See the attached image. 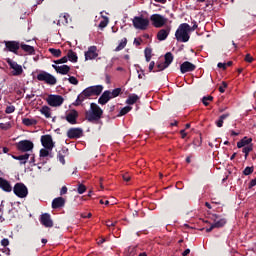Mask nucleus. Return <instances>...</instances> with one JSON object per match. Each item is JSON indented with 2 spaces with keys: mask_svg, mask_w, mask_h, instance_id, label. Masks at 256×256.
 Segmentation results:
<instances>
[{
  "mask_svg": "<svg viewBox=\"0 0 256 256\" xmlns=\"http://www.w3.org/2000/svg\"><path fill=\"white\" fill-rule=\"evenodd\" d=\"M49 53L54 57H61V49L49 48Z\"/></svg>",
  "mask_w": 256,
  "mask_h": 256,
  "instance_id": "nucleus-38",
  "label": "nucleus"
},
{
  "mask_svg": "<svg viewBox=\"0 0 256 256\" xmlns=\"http://www.w3.org/2000/svg\"><path fill=\"white\" fill-rule=\"evenodd\" d=\"M171 33V26H167L166 28L160 29L157 33L158 41H165L169 37Z\"/></svg>",
  "mask_w": 256,
  "mask_h": 256,
  "instance_id": "nucleus-15",
  "label": "nucleus"
},
{
  "mask_svg": "<svg viewBox=\"0 0 256 256\" xmlns=\"http://www.w3.org/2000/svg\"><path fill=\"white\" fill-rule=\"evenodd\" d=\"M225 89H227V83L222 82V86L219 87L220 93H225Z\"/></svg>",
  "mask_w": 256,
  "mask_h": 256,
  "instance_id": "nucleus-53",
  "label": "nucleus"
},
{
  "mask_svg": "<svg viewBox=\"0 0 256 256\" xmlns=\"http://www.w3.org/2000/svg\"><path fill=\"white\" fill-rule=\"evenodd\" d=\"M46 101L50 107H61L65 99L61 95L50 94Z\"/></svg>",
  "mask_w": 256,
  "mask_h": 256,
  "instance_id": "nucleus-8",
  "label": "nucleus"
},
{
  "mask_svg": "<svg viewBox=\"0 0 256 256\" xmlns=\"http://www.w3.org/2000/svg\"><path fill=\"white\" fill-rule=\"evenodd\" d=\"M60 207H65V199L63 197L55 198L52 201V209H60Z\"/></svg>",
  "mask_w": 256,
  "mask_h": 256,
  "instance_id": "nucleus-23",
  "label": "nucleus"
},
{
  "mask_svg": "<svg viewBox=\"0 0 256 256\" xmlns=\"http://www.w3.org/2000/svg\"><path fill=\"white\" fill-rule=\"evenodd\" d=\"M150 21L153 27L161 29V27H165V25H167V21H169V19L161 14H152L150 16Z\"/></svg>",
  "mask_w": 256,
  "mask_h": 256,
  "instance_id": "nucleus-6",
  "label": "nucleus"
},
{
  "mask_svg": "<svg viewBox=\"0 0 256 256\" xmlns=\"http://www.w3.org/2000/svg\"><path fill=\"white\" fill-rule=\"evenodd\" d=\"M189 253H191V250H190V249H186V250L182 253V255H183V256H188Z\"/></svg>",
  "mask_w": 256,
  "mask_h": 256,
  "instance_id": "nucleus-62",
  "label": "nucleus"
},
{
  "mask_svg": "<svg viewBox=\"0 0 256 256\" xmlns=\"http://www.w3.org/2000/svg\"><path fill=\"white\" fill-rule=\"evenodd\" d=\"M6 63H8L10 69H12V75H14V77H19V75L23 74V66L19 65L17 62L8 58Z\"/></svg>",
  "mask_w": 256,
  "mask_h": 256,
  "instance_id": "nucleus-9",
  "label": "nucleus"
},
{
  "mask_svg": "<svg viewBox=\"0 0 256 256\" xmlns=\"http://www.w3.org/2000/svg\"><path fill=\"white\" fill-rule=\"evenodd\" d=\"M68 139H79L83 137V129L81 128H70L67 131Z\"/></svg>",
  "mask_w": 256,
  "mask_h": 256,
  "instance_id": "nucleus-12",
  "label": "nucleus"
},
{
  "mask_svg": "<svg viewBox=\"0 0 256 256\" xmlns=\"http://www.w3.org/2000/svg\"><path fill=\"white\" fill-rule=\"evenodd\" d=\"M79 195H83V193H85V191H87V187H85V185L80 184L78 185V189H77Z\"/></svg>",
  "mask_w": 256,
  "mask_h": 256,
  "instance_id": "nucleus-44",
  "label": "nucleus"
},
{
  "mask_svg": "<svg viewBox=\"0 0 256 256\" xmlns=\"http://www.w3.org/2000/svg\"><path fill=\"white\" fill-rule=\"evenodd\" d=\"M227 223V220L225 218H216L214 220V227L216 229H219L220 227H224Z\"/></svg>",
  "mask_w": 256,
  "mask_h": 256,
  "instance_id": "nucleus-26",
  "label": "nucleus"
},
{
  "mask_svg": "<svg viewBox=\"0 0 256 256\" xmlns=\"http://www.w3.org/2000/svg\"><path fill=\"white\" fill-rule=\"evenodd\" d=\"M5 113L7 115H11V113H15V106L13 105L7 106L5 109Z\"/></svg>",
  "mask_w": 256,
  "mask_h": 256,
  "instance_id": "nucleus-42",
  "label": "nucleus"
},
{
  "mask_svg": "<svg viewBox=\"0 0 256 256\" xmlns=\"http://www.w3.org/2000/svg\"><path fill=\"white\" fill-rule=\"evenodd\" d=\"M209 101H213L212 96H206V97H203V99H202L203 105H205V107H207V105H209Z\"/></svg>",
  "mask_w": 256,
  "mask_h": 256,
  "instance_id": "nucleus-45",
  "label": "nucleus"
},
{
  "mask_svg": "<svg viewBox=\"0 0 256 256\" xmlns=\"http://www.w3.org/2000/svg\"><path fill=\"white\" fill-rule=\"evenodd\" d=\"M34 144L31 140H21L17 144L18 151H22V153H29L33 151Z\"/></svg>",
  "mask_w": 256,
  "mask_h": 256,
  "instance_id": "nucleus-10",
  "label": "nucleus"
},
{
  "mask_svg": "<svg viewBox=\"0 0 256 256\" xmlns=\"http://www.w3.org/2000/svg\"><path fill=\"white\" fill-rule=\"evenodd\" d=\"M166 65L167 64H165V62H162V63H159L157 65V68H158L159 71H163V70L167 69V67H169V66H166Z\"/></svg>",
  "mask_w": 256,
  "mask_h": 256,
  "instance_id": "nucleus-49",
  "label": "nucleus"
},
{
  "mask_svg": "<svg viewBox=\"0 0 256 256\" xmlns=\"http://www.w3.org/2000/svg\"><path fill=\"white\" fill-rule=\"evenodd\" d=\"M21 49L25 51L26 53H29L30 55H33L35 53V48L33 46L27 45V44H22Z\"/></svg>",
  "mask_w": 256,
  "mask_h": 256,
  "instance_id": "nucleus-32",
  "label": "nucleus"
},
{
  "mask_svg": "<svg viewBox=\"0 0 256 256\" xmlns=\"http://www.w3.org/2000/svg\"><path fill=\"white\" fill-rule=\"evenodd\" d=\"M102 20L100 21L98 27L100 29H105V27H107V25H109V18L107 16H101Z\"/></svg>",
  "mask_w": 256,
  "mask_h": 256,
  "instance_id": "nucleus-34",
  "label": "nucleus"
},
{
  "mask_svg": "<svg viewBox=\"0 0 256 256\" xmlns=\"http://www.w3.org/2000/svg\"><path fill=\"white\" fill-rule=\"evenodd\" d=\"M155 68V62H150V64H149V71L151 72V71H153V69Z\"/></svg>",
  "mask_w": 256,
  "mask_h": 256,
  "instance_id": "nucleus-59",
  "label": "nucleus"
},
{
  "mask_svg": "<svg viewBox=\"0 0 256 256\" xmlns=\"http://www.w3.org/2000/svg\"><path fill=\"white\" fill-rule=\"evenodd\" d=\"M246 63H253V56L251 54H247L245 56Z\"/></svg>",
  "mask_w": 256,
  "mask_h": 256,
  "instance_id": "nucleus-52",
  "label": "nucleus"
},
{
  "mask_svg": "<svg viewBox=\"0 0 256 256\" xmlns=\"http://www.w3.org/2000/svg\"><path fill=\"white\" fill-rule=\"evenodd\" d=\"M182 139H185V137H187V132H185V130H181L180 131Z\"/></svg>",
  "mask_w": 256,
  "mask_h": 256,
  "instance_id": "nucleus-60",
  "label": "nucleus"
},
{
  "mask_svg": "<svg viewBox=\"0 0 256 256\" xmlns=\"http://www.w3.org/2000/svg\"><path fill=\"white\" fill-rule=\"evenodd\" d=\"M229 117V114H223L219 117V119L215 122L217 127H223V121Z\"/></svg>",
  "mask_w": 256,
  "mask_h": 256,
  "instance_id": "nucleus-35",
  "label": "nucleus"
},
{
  "mask_svg": "<svg viewBox=\"0 0 256 256\" xmlns=\"http://www.w3.org/2000/svg\"><path fill=\"white\" fill-rule=\"evenodd\" d=\"M40 223L44 226V227H48L51 228L53 227V220L51 219V215L48 213H44L41 215L40 217Z\"/></svg>",
  "mask_w": 256,
  "mask_h": 256,
  "instance_id": "nucleus-16",
  "label": "nucleus"
},
{
  "mask_svg": "<svg viewBox=\"0 0 256 256\" xmlns=\"http://www.w3.org/2000/svg\"><path fill=\"white\" fill-rule=\"evenodd\" d=\"M253 167H246L243 171L244 175H251V173H253Z\"/></svg>",
  "mask_w": 256,
  "mask_h": 256,
  "instance_id": "nucleus-48",
  "label": "nucleus"
},
{
  "mask_svg": "<svg viewBox=\"0 0 256 256\" xmlns=\"http://www.w3.org/2000/svg\"><path fill=\"white\" fill-rule=\"evenodd\" d=\"M171 63H173V54L171 52H168L165 54L164 64H166V67H169Z\"/></svg>",
  "mask_w": 256,
  "mask_h": 256,
  "instance_id": "nucleus-33",
  "label": "nucleus"
},
{
  "mask_svg": "<svg viewBox=\"0 0 256 256\" xmlns=\"http://www.w3.org/2000/svg\"><path fill=\"white\" fill-rule=\"evenodd\" d=\"M40 113L46 117V119H51V108L49 106H42Z\"/></svg>",
  "mask_w": 256,
  "mask_h": 256,
  "instance_id": "nucleus-27",
  "label": "nucleus"
},
{
  "mask_svg": "<svg viewBox=\"0 0 256 256\" xmlns=\"http://www.w3.org/2000/svg\"><path fill=\"white\" fill-rule=\"evenodd\" d=\"M67 193V186H63L60 190V195H66Z\"/></svg>",
  "mask_w": 256,
  "mask_h": 256,
  "instance_id": "nucleus-55",
  "label": "nucleus"
},
{
  "mask_svg": "<svg viewBox=\"0 0 256 256\" xmlns=\"http://www.w3.org/2000/svg\"><path fill=\"white\" fill-rule=\"evenodd\" d=\"M53 69H55L56 73H59L60 75H67L71 71V67L68 65H52Z\"/></svg>",
  "mask_w": 256,
  "mask_h": 256,
  "instance_id": "nucleus-19",
  "label": "nucleus"
},
{
  "mask_svg": "<svg viewBox=\"0 0 256 256\" xmlns=\"http://www.w3.org/2000/svg\"><path fill=\"white\" fill-rule=\"evenodd\" d=\"M38 81L46 83V85H57V78L46 71H40L36 76Z\"/></svg>",
  "mask_w": 256,
  "mask_h": 256,
  "instance_id": "nucleus-5",
  "label": "nucleus"
},
{
  "mask_svg": "<svg viewBox=\"0 0 256 256\" xmlns=\"http://www.w3.org/2000/svg\"><path fill=\"white\" fill-rule=\"evenodd\" d=\"M106 225L111 230V227H115V225H117V221L111 222V220H108V221H106Z\"/></svg>",
  "mask_w": 256,
  "mask_h": 256,
  "instance_id": "nucleus-50",
  "label": "nucleus"
},
{
  "mask_svg": "<svg viewBox=\"0 0 256 256\" xmlns=\"http://www.w3.org/2000/svg\"><path fill=\"white\" fill-rule=\"evenodd\" d=\"M195 65L189 61L183 62L180 66L181 73H189L195 71Z\"/></svg>",
  "mask_w": 256,
  "mask_h": 256,
  "instance_id": "nucleus-18",
  "label": "nucleus"
},
{
  "mask_svg": "<svg viewBox=\"0 0 256 256\" xmlns=\"http://www.w3.org/2000/svg\"><path fill=\"white\" fill-rule=\"evenodd\" d=\"M191 33V26L187 23H182L179 25L175 32V38L176 41L179 43H187L189 39H191V36L189 35Z\"/></svg>",
  "mask_w": 256,
  "mask_h": 256,
  "instance_id": "nucleus-2",
  "label": "nucleus"
},
{
  "mask_svg": "<svg viewBox=\"0 0 256 256\" xmlns=\"http://www.w3.org/2000/svg\"><path fill=\"white\" fill-rule=\"evenodd\" d=\"M111 94H109V90L103 92V94L98 99L99 105H107L109 101H111Z\"/></svg>",
  "mask_w": 256,
  "mask_h": 256,
  "instance_id": "nucleus-22",
  "label": "nucleus"
},
{
  "mask_svg": "<svg viewBox=\"0 0 256 256\" xmlns=\"http://www.w3.org/2000/svg\"><path fill=\"white\" fill-rule=\"evenodd\" d=\"M29 157H31L32 161H35V155L30 154V153H25L23 155L19 156H13V159H16V161H20L21 165H25L27 161H29Z\"/></svg>",
  "mask_w": 256,
  "mask_h": 256,
  "instance_id": "nucleus-17",
  "label": "nucleus"
},
{
  "mask_svg": "<svg viewBox=\"0 0 256 256\" xmlns=\"http://www.w3.org/2000/svg\"><path fill=\"white\" fill-rule=\"evenodd\" d=\"M58 159H59L60 163H62V165H65V156H63V154H61V152L58 153Z\"/></svg>",
  "mask_w": 256,
  "mask_h": 256,
  "instance_id": "nucleus-51",
  "label": "nucleus"
},
{
  "mask_svg": "<svg viewBox=\"0 0 256 256\" xmlns=\"http://www.w3.org/2000/svg\"><path fill=\"white\" fill-rule=\"evenodd\" d=\"M125 47H127V38H123L118 46L115 48V51L116 52H119V51H123V49H125Z\"/></svg>",
  "mask_w": 256,
  "mask_h": 256,
  "instance_id": "nucleus-30",
  "label": "nucleus"
},
{
  "mask_svg": "<svg viewBox=\"0 0 256 256\" xmlns=\"http://www.w3.org/2000/svg\"><path fill=\"white\" fill-rule=\"evenodd\" d=\"M79 117V112L77 110H70L66 113V121L70 125H77V118Z\"/></svg>",
  "mask_w": 256,
  "mask_h": 256,
  "instance_id": "nucleus-13",
  "label": "nucleus"
},
{
  "mask_svg": "<svg viewBox=\"0 0 256 256\" xmlns=\"http://www.w3.org/2000/svg\"><path fill=\"white\" fill-rule=\"evenodd\" d=\"M13 193L16 197H19V199H25L27 195H29V189L25 184L18 182L13 187Z\"/></svg>",
  "mask_w": 256,
  "mask_h": 256,
  "instance_id": "nucleus-7",
  "label": "nucleus"
},
{
  "mask_svg": "<svg viewBox=\"0 0 256 256\" xmlns=\"http://www.w3.org/2000/svg\"><path fill=\"white\" fill-rule=\"evenodd\" d=\"M197 22H194L193 26L190 27V31H195V29H197Z\"/></svg>",
  "mask_w": 256,
  "mask_h": 256,
  "instance_id": "nucleus-61",
  "label": "nucleus"
},
{
  "mask_svg": "<svg viewBox=\"0 0 256 256\" xmlns=\"http://www.w3.org/2000/svg\"><path fill=\"white\" fill-rule=\"evenodd\" d=\"M155 3H162L163 5H165V3H167V0H154Z\"/></svg>",
  "mask_w": 256,
  "mask_h": 256,
  "instance_id": "nucleus-63",
  "label": "nucleus"
},
{
  "mask_svg": "<svg viewBox=\"0 0 256 256\" xmlns=\"http://www.w3.org/2000/svg\"><path fill=\"white\" fill-rule=\"evenodd\" d=\"M141 99L137 94H130L126 100L127 105H135Z\"/></svg>",
  "mask_w": 256,
  "mask_h": 256,
  "instance_id": "nucleus-25",
  "label": "nucleus"
},
{
  "mask_svg": "<svg viewBox=\"0 0 256 256\" xmlns=\"http://www.w3.org/2000/svg\"><path fill=\"white\" fill-rule=\"evenodd\" d=\"M151 49L150 48H146L145 49V59L147 61V63H149V61H151Z\"/></svg>",
  "mask_w": 256,
  "mask_h": 256,
  "instance_id": "nucleus-40",
  "label": "nucleus"
},
{
  "mask_svg": "<svg viewBox=\"0 0 256 256\" xmlns=\"http://www.w3.org/2000/svg\"><path fill=\"white\" fill-rule=\"evenodd\" d=\"M97 57H99V54L97 53V46H90L88 48V51L85 52L86 61H91L93 59H97Z\"/></svg>",
  "mask_w": 256,
  "mask_h": 256,
  "instance_id": "nucleus-14",
  "label": "nucleus"
},
{
  "mask_svg": "<svg viewBox=\"0 0 256 256\" xmlns=\"http://www.w3.org/2000/svg\"><path fill=\"white\" fill-rule=\"evenodd\" d=\"M218 68L219 69H227V64L226 63H218Z\"/></svg>",
  "mask_w": 256,
  "mask_h": 256,
  "instance_id": "nucleus-58",
  "label": "nucleus"
},
{
  "mask_svg": "<svg viewBox=\"0 0 256 256\" xmlns=\"http://www.w3.org/2000/svg\"><path fill=\"white\" fill-rule=\"evenodd\" d=\"M41 143L45 149L49 151H53V147H55V142H53V137L51 135H43L41 136Z\"/></svg>",
  "mask_w": 256,
  "mask_h": 256,
  "instance_id": "nucleus-11",
  "label": "nucleus"
},
{
  "mask_svg": "<svg viewBox=\"0 0 256 256\" xmlns=\"http://www.w3.org/2000/svg\"><path fill=\"white\" fill-rule=\"evenodd\" d=\"M100 204L101 205H109V200H106V201L100 200Z\"/></svg>",
  "mask_w": 256,
  "mask_h": 256,
  "instance_id": "nucleus-64",
  "label": "nucleus"
},
{
  "mask_svg": "<svg viewBox=\"0 0 256 256\" xmlns=\"http://www.w3.org/2000/svg\"><path fill=\"white\" fill-rule=\"evenodd\" d=\"M217 229L215 224H212L209 228H206V233H211L212 230Z\"/></svg>",
  "mask_w": 256,
  "mask_h": 256,
  "instance_id": "nucleus-56",
  "label": "nucleus"
},
{
  "mask_svg": "<svg viewBox=\"0 0 256 256\" xmlns=\"http://www.w3.org/2000/svg\"><path fill=\"white\" fill-rule=\"evenodd\" d=\"M0 189H2V191H5L6 193H11V191H13L11 183L4 178H0Z\"/></svg>",
  "mask_w": 256,
  "mask_h": 256,
  "instance_id": "nucleus-21",
  "label": "nucleus"
},
{
  "mask_svg": "<svg viewBox=\"0 0 256 256\" xmlns=\"http://www.w3.org/2000/svg\"><path fill=\"white\" fill-rule=\"evenodd\" d=\"M251 151H253V144H248V146L243 148L242 152L245 154V159L249 157V153H251Z\"/></svg>",
  "mask_w": 256,
  "mask_h": 256,
  "instance_id": "nucleus-36",
  "label": "nucleus"
},
{
  "mask_svg": "<svg viewBox=\"0 0 256 256\" xmlns=\"http://www.w3.org/2000/svg\"><path fill=\"white\" fill-rule=\"evenodd\" d=\"M100 93H103V85L90 86L84 89L81 94L78 95L74 105H81L85 99H89V97H94L95 95L97 96Z\"/></svg>",
  "mask_w": 256,
  "mask_h": 256,
  "instance_id": "nucleus-1",
  "label": "nucleus"
},
{
  "mask_svg": "<svg viewBox=\"0 0 256 256\" xmlns=\"http://www.w3.org/2000/svg\"><path fill=\"white\" fill-rule=\"evenodd\" d=\"M132 107L131 106H125L120 110V115H127L129 111H131Z\"/></svg>",
  "mask_w": 256,
  "mask_h": 256,
  "instance_id": "nucleus-43",
  "label": "nucleus"
},
{
  "mask_svg": "<svg viewBox=\"0 0 256 256\" xmlns=\"http://www.w3.org/2000/svg\"><path fill=\"white\" fill-rule=\"evenodd\" d=\"M0 129H2L3 131H9V129H11V122L0 123Z\"/></svg>",
  "mask_w": 256,
  "mask_h": 256,
  "instance_id": "nucleus-39",
  "label": "nucleus"
},
{
  "mask_svg": "<svg viewBox=\"0 0 256 256\" xmlns=\"http://www.w3.org/2000/svg\"><path fill=\"white\" fill-rule=\"evenodd\" d=\"M1 245H2V247H8L9 239H7V238L2 239L1 240Z\"/></svg>",
  "mask_w": 256,
  "mask_h": 256,
  "instance_id": "nucleus-54",
  "label": "nucleus"
},
{
  "mask_svg": "<svg viewBox=\"0 0 256 256\" xmlns=\"http://www.w3.org/2000/svg\"><path fill=\"white\" fill-rule=\"evenodd\" d=\"M23 125H26V127H31L33 125H37V120L30 119V118H24L22 120Z\"/></svg>",
  "mask_w": 256,
  "mask_h": 256,
  "instance_id": "nucleus-31",
  "label": "nucleus"
},
{
  "mask_svg": "<svg viewBox=\"0 0 256 256\" xmlns=\"http://www.w3.org/2000/svg\"><path fill=\"white\" fill-rule=\"evenodd\" d=\"M103 117V109L96 103L90 104V109L86 112V119L89 123H97Z\"/></svg>",
  "mask_w": 256,
  "mask_h": 256,
  "instance_id": "nucleus-3",
  "label": "nucleus"
},
{
  "mask_svg": "<svg viewBox=\"0 0 256 256\" xmlns=\"http://www.w3.org/2000/svg\"><path fill=\"white\" fill-rule=\"evenodd\" d=\"M69 83H71V85H79V80H77V78H75L74 76H70L68 78Z\"/></svg>",
  "mask_w": 256,
  "mask_h": 256,
  "instance_id": "nucleus-47",
  "label": "nucleus"
},
{
  "mask_svg": "<svg viewBox=\"0 0 256 256\" xmlns=\"http://www.w3.org/2000/svg\"><path fill=\"white\" fill-rule=\"evenodd\" d=\"M67 61H68L67 56H64V57H62V58L59 59V60H55L54 63H55L56 65H61V64H63V63H67Z\"/></svg>",
  "mask_w": 256,
  "mask_h": 256,
  "instance_id": "nucleus-46",
  "label": "nucleus"
},
{
  "mask_svg": "<svg viewBox=\"0 0 256 256\" xmlns=\"http://www.w3.org/2000/svg\"><path fill=\"white\" fill-rule=\"evenodd\" d=\"M111 99H115V97H119L121 95V88H115L114 90L109 91Z\"/></svg>",
  "mask_w": 256,
  "mask_h": 256,
  "instance_id": "nucleus-37",
  "label": "nucleus"
},
{
  "mask_svg": "<svg viewBox=\"0 0 256 256\" xmlns=\"http://www.w3.org/2000/svg\"><path fill=\"white\" fill-rule=\"evenodd\" d=\"M133 27L139 31H146L149 27V18H145L143 15L135 16L132 19Z\"/></svg>",
  "mask_w": 256,
  "mask_h": 256,
  "instance_id": "nucleus-4",
  "label": "nucleus"
},
{
  "mask_svg": "<svg viewBox=\"0 0 256 256\" xmlns=\"http://www.w3.org/2000/svg\"><path fill=\"white\" fill-rule=\"evenodd\" d=\"M69 14H64L62 16H60V19L57 21V25L61 26V25H67V23H69Z\"/></svg>",
  "mask_w": 256,
  "mask_h": 256,
  "instance_id": "nucleus-29",
  "label": "nucleus"
},
{
  "mask_svg": "<svg viewBox=\"0 0 256 256\" xmlns=\"http://www.w3.org/2000/svg\"><path fill=\"white\" fill-rule=\"evenodd\" d=\"M5 47L10 51L11 53H16L19 51V42L15 41H5Z\"/></svg>",
  "mask_w": 256,
  "mask_h": 256,
  "instance_id": "nucleus-20",
  "label": "nucleus"
},
{
  "mask_svg": "<svg viewBox=\"0 0 256 256\" xmlns=\"http://www.w3.org/2000/svg\"><path fill=\"white\" fill-rule=\"evenodd\" d=\"M51 150L47 149V148H42L40 150V157H49V153Z\"/></svg>",
  "mask_w": 256,
  "mask_h": 256,
  "instance_id": "nucleus-41",
  "label": "nucleus"
},
{
  "mask_svg": "<svg viewBox=\"0 0 256 256\" xmlns=\"http://www.w3.org/2000/svg\"><path fill=\"white\" fill-rule=\"evenodd\" d=\"M123 180L126 181V182H129V181H131V176H129V174H124L123 175Z\"/></svg>",
  "mask_w": 256,
  "mask_h": 256,
  "instance_id": "nucleus-57",
  "label": "nucleus"
},
{
  "mask_svg": "<svg viewBox=\"0 0 256 256\" xmlns=\"http://www.w3.org/2000/svg\"><path fill=\"white\" fill-rule=\"evenodd\" d=\"M251 143H253V139L252 138L244 137L242 140L237 142V147H238V149H242V147L243 148L247 147L248 145H251Z\"/></svg>",
  "mask_w": 256,
  "mask_h": 256,
  "instance_id": "nucleus-24",
  "label": "nucleus"
},
{
  "mask_svg": "<svg viewBox=\"0 0 256 256\" xmlns=\"http://www.w3.org/2000/svg\"><path fill=\"white\" fill-rule=\"evenodd\" d=\"M66 57L68 61H71V63H77V53H75L73 50H69Z\"/></svg>",
  "mask_w": 256,
  "mask_h": 256,
  "instance_id": "nucleus-28",
  "label": "nucleus"
}]
</instances>
